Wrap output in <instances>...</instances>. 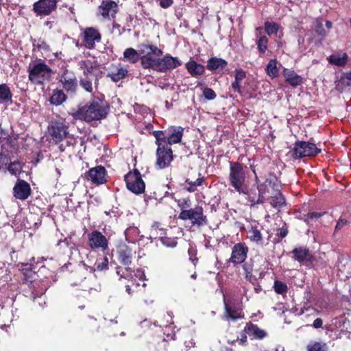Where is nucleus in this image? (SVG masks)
Returning a JSON list of instances; mask_svg holds the SVG:
<instances>
[{"label":"nucleus","instance_id":"ddd939ff","mask_svg":"<svg viewBox=\"0 0 351 351\" xmlns=\"http://www.w3.org/2000/svg\"><path fill=\"white\" fill-rule=\"evenodd\" d=\"M108 239L99 230H94L87 234V244L93 251L103 252L108 249Z\"/></svg>","mask_w":351,"mask_h":351},{"label":"nucleus","instance_id":"ea45409f","mask_svg":"<svg viewBox=\"0 0 351 351\" xmlns=\"http://www.w3.org/2000/svg\"><path fill=\"white\" fill-rule=\"evenodd\" d=\"M21 271L23 276V280L33 283L35 280L36 272L33 271L32 265L28 263L22 264Z\"/></svg>","mask_w":351,"mask_h":351},{"label":"nucleus","instance_id":"2f4dec72","mask_svg":"<svg viewBox=\"0 0 351 351\" xmlns=\"http://www.w3.org/2000/svg\"><path fill=\"white\" fill-rule=\"evenodd\" d=\"M256 169L261 176H266L267 174L273 171L274 163L271 162L268 157H264L257 163Z\"/></svg>","mask_w":351,"mask_h":351},{"label":"nucleus","instance_id":"6e6552de","mask_svg":"<svg viewBox=\"0 0 351 351\" xmlns=\"http://www.w3.org/2000/svg\"><path fill=\"white\" fill-rule=\"evenodd\" d=\"M48 132L51 140L58 145L69 134V124L62 119L52 120L48 126Z\"/></svg>","mask_w":351,"mask_h":351},{"label":"nucleus","instance_id":"774afa93","mask_svg":"<svg viewBox=\"0 0 351 351\" xmlns=\"http://www.w3.org/2000/svg\"><path fill=\"white\" fill-rule=\"evenodd\" d=\"M349 223L350 222L348 219H346L343 218L342 216H341L337 221V223H336V226L335 228V232L341 230L343 227L349 224Z\"/></svg>","mask_w":351,"mask_h":351},{"label":"nucleus","instance_id":"9d476101","mask_svg":"<svg viewBox=\"0 0 351 351\" xmlns=\"http://www.w3.org/2000/svg\"><path fill=\"white\" fill-rule=\"evenodd\" d=\"M224 316L228 320L236 322L244 318L241 302L236 299H228L223 295Z\"/></svg>","mask_w":351,"mask_h":351},{"label":"nucleus","instance_id":"aec40b11","mask_svg":"<svg viewBox=\"0 0 351 351\" xmlns=\"http://www.w3.org/2000/svg\"><path fill=\"white\" fill-rule=\"evenodd\" d=\"M107 171L104 167L97 165L95 167L90 168L86 173V178L97 185L105 184Z\"/></svg>","mask_w":351,"mask_h":351},{"label":"nucleus","instance_id":"f257e3e1","mask_svg":"<svg viewBox=\"0 0 351 351\" xmlns=\"http://www.w3.org/2000/svg\"><path fill=\"white\" fill-rule=\"evenodd\" d=\"M108 110L109 106L106 101L93 96L90 101L84 106H79L77 109L71 114L75 120L90 123L105 119L108 115Z\"/></svg>","mask_w":351,"mask_h":351},{"label":"nucleus","instance_id":"0e129e2a","mask_svg":"<svg viewBox=\"0 0 351 351\" xmlns=\"http://www.w3.org/2000/svg\"><path fill=\"white\" fill-rule=\"evenodd\" d=\"M16 165H20V162L19 160H15L14 162H10L7 167L8 171L12 175H16V173H20L21 171V167H16Z\"/></svg>","mask_w":351,"mask_h":351},{"label":"nucleus","instance_id":"69168bd1","mask_svg":"<svg viewBox=\"0 0 351 351\" xmlns=\"http://www.w3.org/2000/svg\"><path fill=\"white\" fill-rule=\"evenodd\" d=\"M188 254L189 256V260L192 262L194 266H196L198 262L196 249L193 247H190L188 250Z\"/></svg>","mask_w":351,"mask_h":351},{"label":"nucleus","instance_id":"4be33fe9","mask_svg":"<svg viewBox=\"0 0 351 351\" xmlns=\"http://www.w3.org/2000/svg\"><path fill=\"white\" fill-rule=\"evenodd\" d=\"M242 191L243 192L238 193L246 195L247 200L251 206H254L257 204H263V200L260 197L256 186L253 185L249 188L245 185L242 188Z\"/></svg>","mask_w":351,"mask_h":351},{"label":"nucleus","instance_id":"f03ea898","mask_svg":"<svg viewBox=\"0 0 351 351\" xmlns=\"http://www.w3.org/2000/svg\"><path fill=\"white\" fill-rule=\"evenodd\" d=\"M28 80L35 85H43L49 81L52 69L42 59H37L35 62L30 63L27 66Z\"/></svg>","mask_w":351,"mask_h":351},{"label":"nucleus","instance_id":"c03bdc74","mask_svg":"<svg viewBox=\"0 0 351 351\" xmlns=\"http://www.w3.org/2000/svg\"><path fill=\"white\" fill-rule=\"evenodd\" d=\"M263 182L267 184L274 191L279 189L280 181L278 180L274 171L267 174L265 180Z\"/></svg>","mask_w":351,"mask_h":351},{"label":"nucleus","instance_id":"8fccbe9b","mask_svg":"<svg viewBox=\"0 0 351 351\" xmlns=\"http://www.w3.org/2000/svg\"><path fill=\"white\" fill-rule=\"evenodd\" d=\"M31 41L32 43L33 47L36 48L38 51H44L47 52L50 50V46L42 38H39L38 39L32 38Z\"/></svg>","mask_w":351,"mask_h":351},{"label":"nucleus","instance_id":"412c9836","mask_svg":"<svg viewBox=\"0 0 351 351\" xmlns=\"http://www.w3.org/2000/svg\"><path fill=\"white\" fill-rule=\"evenodd\" d=\"M32 194L30 184L25 180L18 179L13 187V196L20 200L27 199Z\"/></svg>","mask_w":351,"mask_h":351},{"label":"nucleus","instance_id":"f3484780","mask_svg":"<svg viewBox=\"0 0 351 351\" xmlns=\"http://www.w3.org/2000/svg\"><path fill=\"white\" fill-rule=\"evenodd\" d=\"M242 264V269L244 271L245 279L251 283H254V280L256 278L253 276V271L258 274V278L262 279L265 276V269L258 266L256 261L253 258L245 260Z\"/></svg>","mask_w":351,"mask_h":351},{"label":"nucleus","instance_id":"c756f323","mask_svg":"<svg viewBox=\"0 0 351 351\" xmlns=\"http://www.w3.org/2000/svg\"><path fill=\"white\" fill-rule=\"evenodd\" d=\"M351 86V71L343 72L339 80L335 81V88L342 93L347 87Z\"/></svg>","mask_w":351,"mask_h":351},{"label":"nucleus","instance_id":"c85d7f7f","mask_svg":"<svg viewBox=\"0 0 351 351\" xmlns=\"http://www.w3.org/2000/svg\"><path fill=\"white\" fill-rule=\"evenodd\" d=\"M185 67L188 73L194 77L202 75L205 71V66L193 60H190L187 62Z\"/></svg>","mask_w":351,"mask_h":351},{"label":"nucleus","instance_id":"13d9d810","mask_svg":"<svg viewBox=\"0 0 351 351\" xmlns=\"http://www.w3.org/2000/svg\"><path fill=\"white\" fill-rule=\"evenodd\" d=\"M276 236L278 237V239L274 242L275 243H280L281 239L285 238L289 234L288 226L286 223H284L281 228L276 229Z\"/></svg>","mask_w":351,"mask_h":351},{"label":"nucleus","instance_id":"a211bd4d","mask_svg":"<svg viewBox=\"0 0 351 351\" xmlns=\"http://www.w3.org/2000/svg\"><path fill=\"white\" fill-rule=\"evenodd\" d=\"M58 0H38L33 3L32 11L37 16H49L57 9Z\"/></svg>","mask_w":351,"mask_h":351},{"label":"nucleus","instance_id":"680f3d73","mask_svg":"<svg viewBox=\"0 0 351 351\" xmlns=\"http://www.w3.org/2000/svg\"><path fill=\"white\" fill-rule=\"evenodd\" d=\"M160 241L162 245L167 247L173 248L177 246L178 242L175 238H170L167 237H160Z\"/></svg>","mask_w":351,"mask_h":351},{"label":"nucleus","instance_id":"3c124183","mask_svg":"<svg viewBox=\"0 0 351 351\" xmlns=\"http://www.w3.org/2000/svg\"><path fill=\"white\" fill-rule=\"evenodd\" d=\"M64 140L65 141V145L62 143L59 146V149L60 152H64L65 149L69 147H73L77 143V140L74 136V135L69 133L68 135H66V138H64Z\"/></svg>","mask_w":351,"mask_h":351},{"label":"nucleus","instance_id":"473e14b6","mask_svg":"<svg viewBox=\"0 0 351 351\" xmlns=\"http://www.w3.org/2000/svg\"><path fill=\"white\" fill-rule=\"evenodd\" d=\"M228 66V62L222 58L211 57L207 61L206 68L210 71H215L217 69H224Z\"/></svg>","mask_w":351,"mask_h":351},{"label":"nucleus","instance_id":"a19ab883","mask_svg":"<svg viewBox=\"0 0 351 351\" xmlns=\"http://www.w3.org/2000/svg\"><path fill=\"white\" fill-rule=\"evenodd\" d=\"M123 60L131 64H135L138 60L141 61L139 52L132 47L127 48L123 52Z\"/></svg>","mask_w":351,"mask_h":351},{"label":"nucleus","instance_id":"5fc2aeb1","mask_svg":"<svg viewBox=\"0 0 351 351\" xmlns=\"http://www.w3.org/2000/svg\"><path fill=\"white\" fill-rule=\"evenodd\" d=\"M269 40L265 36H261L256 40V45L258 52L261 54H264L268 47Z\"/></svg>","mask_w":351,"mask_h":351},{"label":"nucleus","instance_id":"423d86ee","mask_svg":"<svg viewBox=\"0 0 351 351\" xmlns=\"http://www.w3.org/2000/svg\"><path fill=\"white\" fill-rule=\"evenodd\" d=\"M322 149L315 143L309 141H297L293 147L289 152L291 157L294 159H301L305 157H314L321 153Z\"/></svg>","mask_w":351,"mask_h":351},{"label":"nucleus","instance_id":"49530a36","mask_svg":"<svg viewBox=\"0 0 351 351\" xmlns=\"http://www.w3.org/2000/svg\"><path fill=\"white\" fill-rule=\"evenodd\" d=\"M327 214V212H308L304 215L303 220L308 226L313 224L314 221L317 220L319 218L324 216Z\"/></svg>","mask_w":351,"mask_h":351},{"label":"nucleus","instance_id":"e433bc0d","mask_svg":"<svg viewBox=\"0 0 351 351\" xmlns=\"http://www.w3.org/2000/svg\"><path fill=\"white\" fill-rule=\"evenodd\" d=\"M80 67L84 69L83 76H93L95 77V86L97 87L99 84L97 75L93 74V69L92 63L90 61L82 60L79 62Z\"/></svg>","mask_w":351,"mask_h":351},{"label":"nucleus","instance_id":"4468645a","mask_svg":"<svg viewBox=\"0 0 351 351\" xmlns=\"http://www.w3.org/2000/svg\"><path fill=\"white\" fill-rule=\"evenodd\" d=\"M182 65V62L177 57H173L169 53L165 55L162 58H157L152 70L166 73Z\"/></svg>","mask_w":351,"mask_h":351},{"label":"nucleus","instance_id":"a878e982","mask_svg":"<svg viewBox=\"0 0 351 351\" xmlns=\"http://www.w3.org/2000/svg\"><path fill=\"white\" fill-rule=\"evenodd\" d=\"M69 95L63 89L57 87L51 90L48 101L51 105L59 106L67 100Z\"/></svg>","mask_w":351,"mask_h":351},{"label":"nucleus","instance_id":"b1692460","mask_svg":"<svg viewBox=\"0 0 351 351\" xmlns=\"http://www.w3.org/2000/svg\"><path fill=\"white\" fill-rule=\"evenodd\" d=\"M234 80L231 83L230 89L239 95H242V82L247 77V71L241 68H237L234 71Z\"/></svg>","mask_w":351,"mask_h":351},{"label":"nucleus","instance_id":"393cba45","mask_svg":"<svg viewBox=\"0 0 351 351\" xmlns=\"http://www.w3.org/2000/svg\"><path fill=\"white\" fill-rule=\"evenodd\" d=\"M244 332L247 333L251 339L262 340L267 336V333L265 330L252 322L246 324L244 327Z\"/></svg>","mask_w":351,"mask_h":351},{"label":"nucleus","instance_id":"7ed1b4c3","mask_svg":"<svg viewBox=\"0 0 351 351\" xmlns=\"http://www.w3.org/2000/svg\"><path fill=\"white\" fill-rule=\"evenodd\" d=\"M138 51L141 58V66L144 69H152L157 58L163 54L162 49L153 45L149 40H147L138 45Z\"/></svg>","mask_w":351,"mask_h":351},{"label":"nucleus","instance_id":"338daca9","mask_svg":"<svg viewBox=\"0 0 351 351\" xmlns=\"http://www.w3.org/2000/svg\"><path fill=\"white\" fill-rule=\"evenodd\" d=\"M203 95L208 100H213L217 97L215 92L212 88L208 87L203 90Z\"/></svg>","mask_w":351,"mask_h":351},{"label":"nucleus","instance_id":"c9c22d12","mask_svg":"<svg viewBox=\"0 0 351 351\" xmlns=\"http://www.w3.org/2000/svg\"><path fill=\"white\" fill-rule=\"evenodd\" d=\"M275 193L274 195L269 197L267 199L269 202L271 206L274 208H282L285 204V198L284 195L280 193V189L275 190Z\"/></svg>","mask_w":351,"mask_h":351},{"label":"nucleus","instance_id":"864d4df0","mask_svg":"<svg viewBox=\"0 0 351 351\" xmlns=\"http://www.w3.org/2000/svg\"><path fill=\"white\" fill-rule=\"evenodd\" d=\"M175 202L177 203V205L181 210V212L183 210H188L192 205V202L189 196L175 199Z\"/></svg>","mask_w":351,"mask_h":351},{"label":"nucleus","instance_id":"6ab92c4d","mask_svg":"<svg viewBox=\"0 0 351 351\" xmlns=\"http://www.w3.org/2000/svg\"><path fill=\"white\" fill-rule=\"evenodd\" d=\"M135 254L136 252L125 243L117 246L116 256L117 261L123 266H130Z\"/></svg>","mask_w":351,"mask_h":351},{"label":"nucleus","instance_id":"f704fd0d","mask_svg":"<svg viewBox=\"0 0 351 351\" xmlns=\"http://www.w3.org/2000/svg\"><path fill=\"white\" fill-rule=\"evenodd\" d=\"M133 273L134 270L129 266H124V267L121 266L116 267V274L119 277V280L125 279L134 284L135 279L133 278Z\"/></svg>","mask_w":351,"mask_h":351},{"label":"nucleus","instance_id":"a18cd8bd","mask_svg":"<svg viewBox=\"0 0 351 351\" xmlns=\"http://www.w3.org/2000/svg\"><path fill=\"white\" fill-rule=\"evenodd\" d=\"M93 82H95V77L93 76H83L80 80V85L88 93H93Z\"/></svg>","mask_w":351,"mask_h":351},{"label":"nucleus","instance_id":"5701e85b","mask_svg":"<svg viewBox=\"0 0 351 351\" xmlns=\"http://www.w3.org/2000/svg\"><path fill=\"white\" fill-rule=\"evenodd\" d=\"M101 15L104 17L114 18L119 11L117 3L112 0H104L99 7Z\"/></svg>","mask_w":351,"mask_h":351},{"label":"nucleus","instance_id":"9b49d317","mask_svg":"<svg viewBox=\"0 0 351 351\" xmlns=\"http://www.w3.org/2000/svg\"><path fill=\"white\" fill-rule=\"evenodd\" d=\"M178 219L183 221L191 220L193 225L197 226H202L208 223L207 217L204 214L202 206L198 205L194 208H190L188 210L180 212Z\"/></svg>","mask_w":351,"mask_h":351},{"label":"nucleus","instance_id":"39448f33","mask_svg":"<svg viewBox=\"0 0 351 351\" xmlns=\"http://www.w3.org/2000/svg\"><path fill=\"white\" fill-rule=\"evenodd\" d=\"M184 128L182 126L171 125L165 130H155L152 134L156 141L171 146L182 141Z\"/></svg>","mask_w":351,"mask_h":351},{"label":"nucleus","instance_id":"37998d69","mask_svg":"<svg viewBox=\"0 0 351 351\" xmlns=\"http://www.w3.org/2000/svg\"><path fill=\"white\" fill-rule=\"evenodd\" d=\"M185 182L189 185L185 188V189L189 193L195 192L197 190V186L206 185V178L204 176L199 177L195 181H191L189 178H187Z\"/></svg>","mask_w":351,"mask_h":351},{"label":"nucleus","instance_id":"4c0bfd02","mask_svg":"<svg viewBox=\"0 0 351 351\" xmlns=\"http://www.w3.org/2000/svg\"><path fill=\"white\" fill-rule=\"evenodd\" d=\"M12 103V93L7 84H0V104Z\"/></svg>","mask_w":351,"mask_h":351},{"label":"nucleus","instance_id":"dca6fc26","mask_svg":"<svg viewBox=\"0 0 351 351\" xmlns=\"http://www.w3.org/2000/svg\"><path fill=\"white\" fill-rule=\"evenodd\" d=\"M248 252L249 248L245 243H237L232 247L230 257L226 260V263H232L234 267H237L247 259Z\"/></svg>","mask_w":351,"mask_h":351},{"label":"nucleus","instance_id":"1a4fd4ad","mask_svg":"<svg viewBox=\"0 0 351 351\" xmlns=\"http://www.w3.org/2000/svg\"><path fill=\"white\" fill-rule=\"evenodd\" d=\"M58 87L63 89L66 94L74 95L78 87L77 79L75 73L69 69H64L58 77Z\"/></svg>","mask_w":351,"mask_h":351},{"label":"nucleus","instance_id":"e2e57ef3","mask_svg":"<svg viewBox=\"0 0 351 351\" xmlns=\"http://www.w3.org/2000/svg\"><path fill=\"white\" fill-rule=\"evenodd\" d=\"M258 191L259 193L261 198L263 200V204L266 202L265 195L269 193V189L267 184L262 182L261 184H257Z\"/></svg>","mask_w":351,"mask_h":351},{"label":"nucleus","instance_id":"4d7b16f0","mask_svg":"<svg viewBox=\"0 0 351 351\" xmlns=\"http://www.w3.org/2000/svg\"><path fill=\"white\" fill-rule=\"evenodd\" d=\"M313 29L315 33L324 38L326 36V32L324 27L323 22L321 19H317L313 23Z\"/></svg>","mask_w":351,"mask_h":351},{"label":"nucleus","instance_id":"cd10ccee","mask_svg":"<svg viewBox=\"0 0 351 351\" xmlns=\"http://www.w3.org/2000/svg\"><path fill=\"white\" fill-rule=\"evenodd\" d=\"M167 341L162 339L160 341L156 343L152 341H147L141 346L143 351H167Z\"/></svg>","mask_w":351,"mask_h":351},{"label":"nucleus","instance_id":"79ce46f5","mask_svg":"<svg viewBox=\"0 0 351 351\" xmlns=\"http://www.w3.org/2000/svg\"><path fill=\"white\" fill-rule=\"evenodd\" d=\"M348 60V56L346 53H343V54H332L328 58V62L330 64L338 66H344Z\"/></svg>","mask_w":351,"mask_h":351},{"label":"nucleus","instance_id":"052dcab7","mask_svg":"<svg viewBox=\"0 0 351 351\" xmlns=\"http://www.w3.org/2000/svg\"><path fill=\"white\" fill-rule=\"evenodd\" d=\"M108 258L107 256H104L101 261L99 259L97 260L95 265L96 267L97 270L98 271H105L108 269Z\"/></svg>","mask_w":351,"mask_h":351},{"label":"nucleus","instance_id":"7c9ffc66","mask_svg":"<svg viewBox=\"0 0 351 351\" xmlns=\"http://www.w3.org/2000/svg\"><path fill=\"white\" fill-rule=\"evenodd\" d=\"M283 75L285 77V81L291 86L295 87L302 83V77L297 74L295 71L284 69Z\"/></svg>","mask_w":351,"mask_h":351},{"label":"nucleus","instance_id":"603ef678","mask_svg":"<svg viewBox=\"0 0 351 351\" xmlns=\"http://www.w3.org/2000/svg\"><path fill=\"white\" fill-rule=\"evenodd\" d=\"M310 263L312 264L313 267L317 269H322L328 266V263L327 261H324L322 257H315L313 256L312 260H311Z\"/></svg>","mask_w":351,"mask_h":351},{"label":"nucleus","instance_id":"72a5a7b5","mask_svg":"<svg viewBox=\"0 0 351 351\" xmlns=\"http://www.w3.org/2000/svg\"><path fill=\"white\" fill-rule=\"evenodd\" d=\"M248 239L252 243L261 245L263 243V237L256 225H251L248 229Z\"/></svg>","mask_w":351,"mask_h":351},{"label":"nucleus","instance_id":"0eeeda50","mask_svg":"<svg viewBox=\"0 0 351 351\" xmlns=\"http://www.w3.org/2000/svg\"><path fill=\"white\" fill-rule=\"evenodd\" d=\"M155 144L157 145L155 167L158 169L169 167L175 158L171 147L157 141H155Z\"/></svg>","mask_w":351,"mask_h":351},{"label":"nucleus","instance_id":"09e8293b","mask_svg":"<svg viewBox=\"0 0 351 351\" xmlns=\"http://www.w3.org/2000/svg\"><path fill=\"white\" fill-rule=\"evenodd\" d=\"M306 348L307 351H328L327 343L322 341H312Z\"/></svg>","mask_w":351,"mask_h":351},{"label":"nucleus","instance_id":"bf43d9fd","mask_svg":"<svg viewBox=\"0 0 351 351\" xmlns=\"http://www.w3.org/2000/svg\"><path fill=\"white\" fill-rule=\"evenodd\" d=\"M274 289L278 294H284L287 292L288 287L285 282L276 280L274 281Z\"/></svg>","mask_w":351,"mask_h":351},{"label":"nucleus","instance_id":"20e7f679","mask_svg":"<svg viewBox=\"0 0 351 351\" xmlns=\"http://www.w3.org/2000/svg\"><path fill=\"white\" fill-rule=\"evenodd\" d=\"M229 185L237 192H243L242 188L246 185L247 167L238 161H229Z\"/></svg>","mask_w":351,"mask_h":351},{"label":"nucleus","instance_id":"bb28decb","mask_svg":"<svg viewBox=\"0 0 351 351\" xmlns=\"http://www.w3.org/2000/svg\"><path fill=\"white\" fill-rule=\"evenodd\" d=\"M291 253L293 254L294 258L299 263H310L313 258V255L306 247L300 246L295 247L292 250Z\"/></svg>","mask_w":351,"mask_h":351},{"label":"nucleus","instance_id":"2eb2a0df","mask_svg":"<svg viewBox=\"0 0 351 351\" xmlns=\"http://www.w3.org/2000/svg\"><path fill=\"white\" fill-rule=\"evenodd\" d=\"M80 38L83 42V46L87 49H94L96 43L101 40V34L96 27H89L82 29Z\"/></svg>","mask_w":351,"mask_h":351},{"label":"nucleus","instance_id":"6e6d98bb","mask_svg":"<svg viewBox=\"0 0 351 351\" xmlns=\"http://www.w3.org/2000/svg\"><path fill=\"white\" fill-rule=\"evenodd\" d=\"M264 26L265 31L268 36L276 34L280 27V25L278 23L269 21H265Z\"/></svg>","mask_w":351,"mask_h":351},{"label":"nucleus","instance_id":"de8ad7c7","mask_svg":"<svg viewBox=\"0 0 351 351\" xmlns=\"http://www.w3.org/2000/svg\"><path fill=\"white\" fill-rule=\"evenodd\" d=\"M266 73L267 74L272 77H276L278 76L279 70L277 67V60L276 59H271L269 61L266 66Z\"/></svg>","mask_w":351,"mask_h":351},{"label":"nucleus","instance_id":"58836bf2","mask_svg":"<svg viewBox=\"0 0 351 351\" xmlns=\"http://www.w3.org/2000/svg\"><path fill=\"white\" fill-rule=\"evenodd\" d=\"M128 73V71L123 66H117L115 69L112 70L110 73L108 74V76L110 77L112 81L117 82L121 80L124 79Z\"/></svg>","mask_w":351,"mask_h":351},{"label":"nucleus","instance_id":"f8f14e48","mask_svg":"<svg viewBox=\"0 0 351 351\" xmlns=\"http://www.w3.org/2000/svg\"><path fill=\"white\" fill-rule=\"evenodd\" d=\"M127 189L134 194H141L145 191V184L141 174L137 169L129 171L124 177Z\"/></svg>","mask_w":351,"mask_h":351}]
</instances>
